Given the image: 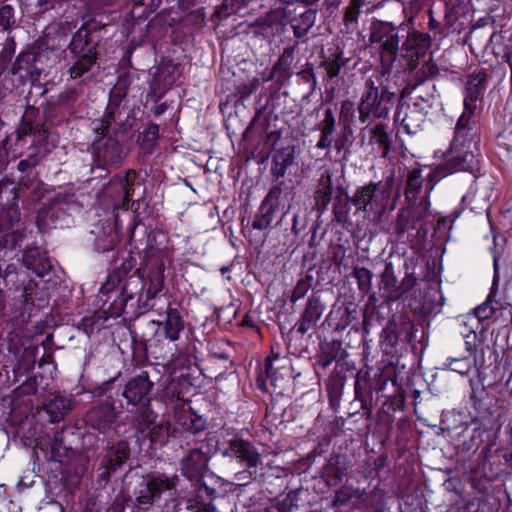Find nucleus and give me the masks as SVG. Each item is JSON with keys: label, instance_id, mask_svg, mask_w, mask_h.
<instances>
[{"label": "nucleus", "instance_id": "f257e3e1", "mask_svg": "<svg viewBox=\"0 0 512 512\" xmlns=\"http://www.w3.org/2000/svg\"><path fill=\"white\" fill-rule=\"evenodd\" d=\"M384 301H380L375 294L369 296L363 314V328L365 337L366 371L357 374L355 394L369 410H375L378 416L384 412V353L378 359L372 349V343L384 344V323L381 308Z\"/></svg>", "mask_w": 512, "mask_h": 512}, {"label": "nucleus", "instance_id": "f03ea898", "mask_svg": "<svg viewBox=\"0 0 512 512\" xmlns=\"http://www.w3.org/2000/svg\"><path fill=\"white\" fill-rule=\"evenodd\" d=\"M101 36L92 23H83L73 33L67 46L72 59L68 74L71 79H79L90 72L100 57Z\"/></svg>", "mask_w": 512, "mask_h": 512}, {"label": "nucleus", "instance_id": "7ed1b4c3", "mask_svg": "<svg viewBox=\"0 0 512 512\" xmlns=\"http://www.w3.org/2000/svg\"><path fill=\"white\" fill-rule=\"evenodd\" d=\"M136 260L132 256H128L122 264L109 273L107 280L102 284L100 293L109 294L119 291V299L122 306H126L129 301L137 298V302H146L144 291L146 292V282L141 273L142 267L130 272L134 269Z\"/></svg>", "mask_w": 512, "mask_h": 512}, {"label": "nucleus", "instance_id": "20e7f679", "mask_svg": "<svg viewBox=\"0 0 512 512\" xmlns=\"http://www.w3.org/2000/svg\"><path fill=\"white\" fill-rule=\"evenodd\" d=\"M93 132L95 138L91 145L93 154L91 174L94 178L102 179L109 175L111 168L119 167L126 157L124 138L106 131Z\"/></svg>", "mask_w": 512, "mask_h": 512}, {"label": "nucleus", "instance_id": "39448f33", "mask_svg": "<svg viewBox=\"0 0 512 512\" xmlns=\"http://www.w3.org/2000/svg\"><path fill=\"white\" fill-rule=\"evenodd\" d=\"M83 204L73 192H59L43 203L37 213L36 223L40 230L62 227L75 213H79Z\"/></svg>", "mask_w": 512, "mask_h": 512}, {"label": "nucleus", "instance_id": "423d86ee", "mask_svg": "<svg viewBox=\"0 0 512 512\" xmlns=\"http://www.w3.org/2000/svg\"><path fill=\"white\" fill-rule=\"evenodd\" d=\"M142 113L139 106L132 105H107L101 119L92 122L93 131H106L125 138L139 120Z\"/></svg>", "mask_w": 512, "mask_h": 512}, {"label": "nucleus", "instance_id": "0eeeda50", "mask_svg": "<svg viewBox=\"0 0 512 512\" xmlns=\"http://www.w3.org/2000/svg\"><path fill=\"white\" fill-rule=\"evenodd\" d=\"M179 481L177 474L151 472L144 475L134 492L135 506L140 510H148L160 501L163 493L176 491Z\"/></svg>", "mask_w": 512, "mask_h": 512}, {"label": "nucleus", "instance_id": "6e6552de", "mask_svg": "<svg viewBox=\"0 0 512 512\" xmlns=\"http://www.w3.org/2000/svg\"><path fill=\"white\" fill-rule=\"evenodd\" d=\"M382 76H384L383 67L375 78H369L365 83V90L358 105L359 120L362 123L370 119H380L384 116V84Z\"/></svg>", "mask_w": 512, "mask_h": 512}, {"label": "nucleus", "instance_id": "1a4fd4ad", "mask_svg": "<svg viewBox=\"0 0 512 512\" xmlns=\"http://www.w3.org/2000/svg\"><path fill=\"white\" fill-rule=\"evenodd\" d=\"M33 91L26 96V108L21 118L19 127L16 130V144L26 143V138L29 136L33 140L49 141L50 133L46 127L48 122L44 115L40 114L39 108L35 107V103L31 104Z\"/></svg>", "mask_w": 512, "mask_h": 512}, {"label": "nucleus", "instance_id": "9d476101", "mask_svg": "<svg viewBox=\"0 0 512 512\" xmlns=\"http://www.w3.org/2000/svg\"><path fill=\"white\" fill-rule=\"evenodd\" d=\"M166 320L162 331L161 323L158 321H151L149 326L154 331V335L150 338L143 336L144 350L149 354H157L161 342L160 337H164L169 341H176L179 338V333L184 329V321L177 308L171 306L166 311Z\"/></svg>", "mask_w": 512, "mask_h": 512}, {"label": "nucleus", "instance_id": "9b49d317", "mask_svg": "<svg viewBox=\"0 0 512 512\" xmlns=\"http://www.w3.org/2000/svg\"><path fill=\"white\" fill-rule=\"evenodd\" d=\"M351 202L367 213L369 220L381 224L384 214V186L381 183L370 182L356 191Z\"/></svg>", "mask_w": 512, "mask_h": 512}, {"label": "nucleus", "instance_id": "f8f14e48", "mask_svg": "<svg viewBox=\"0 0 512 512\" xmlns=\"http://www.w3.org/2000/svg\"><path fill=\"white\" fill-rule=\"evenodd\" d=\"M130 447L125 440L108 443L97 469V483L106 486L111 477L129 460Z\"/></svg>", "mask_w": 512, "mask_h": 512}, {"label": "nucleus", "instance_id": "ddd939ff", "mask_svg": "<svg viewBox=\"0 0 512 512\" xmlns=\"http://www.w3.org/2000/svg\"><path fill=\"white\" fill-rule=\"evenodd\" d=\"M37 57L38 54L34 51L21 52L16 57L10 69V74L17 76L21 85L30 82L33 89L39 90L40 96H45L48 89L38 82L42 70L36 65Z\"/></svg>", "mask_w": 512, "mask_h": 512}, {"label": "nucleus", "instance_id": "4468645a", "mask_svg": "<svg viewBox=\"0 0 512 512\" xmlns=\"http://www.w3.org/2000/svg\"><path fill=\"white\" fill-rule=\"evenodd\" d=\"M191 490H181L179 497L185 501L186 508L193 512H211L214 510L213 501L217 490L210 487L202 479L190 481Z\"/></svg>", "mask_w": 512, "mask_h": 512}, {"label": "nucleus", "instance_id": "2eb2a0df", "mask_svg": "<svg viewBox=\"0 0 512 512\" xmlns=\"http://www.w3.org/2000/svg\"><path fill=\"white\" fill-rule=\"evenodd\" d=\"M114 402L106 399L92 405L84 414L85 425L101 434L109 433L118 419Z\"/></svg>", "mask_w": 512, "mask_h": 512}, {"label": "nucleus", "instance_id": "dca6fc26", "mask_svg": "<svg viewBox=\"0 0 512 512\" xmlns=\"http://www.w3.org/2000/svg\"><path fill=\"white\" fill-rule=\"evenodd\" d=\"M272 143V161L270 173L275 180L284 178L287 171L292 166H297V147L294 144L276 147V143L280 138V133L271 131L268 133V139H273Z\"/></svg>", "mask_w": 512, "mask_h": 512}, {"label": "nucleus", "instance_id": "f3484780", "mask_svg": "<svg viewBox=\"0 0 512 512\" xmlns=\"http://www.w3.org/2000/svg\"><path fill=\"white\" fill-rule=\"evenodd\" d=\"M479 169V161L472 151H464L450 156L443 164L437 166L428 176L429 189L432 190L435 178H443L457 171L475 172Z\"/></svg>", "mask_w": 512, "mask_h": 512}, {"label": "nucleus", "instance_id": "a211bd4d", "mask_svg": "<svg viewBox=\"0 0 512 512\" xmlns=\"http://www.w3.org/2000/svg\"><path fill=\"white\" fill-rule=\"evenodd\" d=\"M146 257L145 266L141 267L142 270H148L145 300H150L156 297L164 287L165 260L163 255L154 249H148L146 251Z\"/></svg>", "mask_w": 512, "mask_h": 512}, {"label": "nucleus", "instance_id": "6ab92c4d", "mask_svg": "<svg viewBox=\"0 0 512 512\" xmlns=\"http://www.w3.org/2000/svg\"><path fill=\"white\" fill-rule=\"evenodd\" d=\"M299 52V42L283 48L276 62L273 64L267 80L274 81L279 87L286 86L294 75L296 55Z\"/></svg>", "mask_w": 512, "mask_h": 512}, {"label": "nucleus", "instance_id": "aec40b11", "mask_svg": "<svg viewBox=\"0 0 512 512\" xmlns=\"http://www.w3.org/2000/svg\"><path fill=\"white\" fill-rule=\"evenodd\" d=\"M210 454L203 450V446L188 449L180 459L181 475L189 481L202 479L208 469Z\"/></svg>", "mask_w": 512, "mask_h": 512}, {"label": "nucleus", "instance_id": "412c9836", "mask_svg": "<svg viewBox=\"0 0 512 512\" xmlns=\"http://www.w3.org/2000/svg\"><path fill=\"white\" fill-rule=\"evenodd\" d=\"M153 386L154 382L150 379L149 372L142 371L127 381L121 395L133 406L148 404Z\"/></svg>", "mask_w": 512, "mask_h": 512}, {"label": "nucleus", "instance_id": "4be33fe9", "mask_svg": "<svg viewBox=\"0 0 512 512\" xmlns=\"http://www.w3.org/2000/svg\"><path fill=\"white\" fill-rule=\"evenodd\" d=\"M223 455L236 458L241 464L249 468H258L262 465L261 456L255 446L241 438L229 440Z\"/></svg>", "mask_w": 512, "mask_h": 512}, {"label": "nucleus", "instance_id": "5701e85b", "mask_svg": "<svg viewBox=\"0 0 512 512\" xmlns=\"http://www.w3.org/2000/svg\"><path fill=\"white\" fill-rule=\"evenodd\" d=\"M325 309L326 304L321 297L320 291L313 292L308 298L300 319L295 325L297 332L304 335L310 329L314 328Z\"/></svg>", "mask_w": 512, "mask_h": 512}, {"label": "nucleus", "instance_id": "b1692460", "mask_svg": "<svg viewBox=\"0 0 512 512\" xmlns=\"http://www.w3.org/2000/svg\"><path fill=\"white\" fill-rule=\"evenodd\" d=\"M109 183L121 189L123 193V207H126V209H135V211L139 209V200L132 201L136 187L144 185V180L140 177L138 172L133 169H128L125 171L124 175L119 174L114 176Z\"/></svg>", "mask_w": 512, "mask_h": 512}, {"label": "nucleus", "instance_id": "393cba45", "mask_svg": "<svg viewBox=\"0 0 512 512\" xmlns=\"http://www.w3.org/2000/svg\"><path fill=\"white\" fill-rule=\"evenodd\" d=\"M206 428L207 420L203 416L197 414L189 405L186 408L183 404L181 409L175 411L174 435L180 431L197 435L204 432Z\"/></svg>", "mask_w": 512, "mask_h": 512}, {"label": "nucleus", "instance_id": "a878e982", "mask_svg": "<svg viewBox=\"0 0 512 512\" xmlns=\"http://www.w3.org/2000/svg\"><path fill=\"white\" fill-rule=\"evenodd\" d=\"M288 11L286 8L273 9L265 14V16L259 17L255 23V32L262 35L265 38H270L279 34L286 22Z\"/></svg>", "mask_w": 512, "mask_h": 512}, {"label": "nucleus", "instance_id": "bb28decb", "mask_svg": "<svg viewBox=\"0 0 512 512\" xmlns=\"http://www.w3.org/2000/svg\"><path fill=\"white\" fill-rule=\"evenodd\" d=\"M91 233L95 236L94 248L99 253L113 250L119 242L117 221L106 220L95 225Z\"/></svg>", "mask_w": 512, "mask_h": 512}, {"label": "nucleus", "instance_id": "cd10ccee", "mask_svg": "<svg viewBox=\"0 0 512 512\" xmlns=\"http://www.w3.org/2000/svg\"><path fill=\"white\" fill-rule=\"evenodd\" d=\"M54 144L50 141L31 140L25 158L17 164V169H35L51 153Z\"/></svg>", "mask_w": 512, "mask_h": 512}, {"label": "nucleus", "instance_id": "c85d7f7f", "mask_svg": "<svg viewBox=\"0 0 512 512\" xmlns=\"http://www.w3.org/2000/svg\"><path fill=\"white\" fill-rule=\"evenodd\" d=\"M23 265L38 276L48 273L52 265L43 251L38 247L27 248L22 256Z\"/></svg>", "mask_w": 512, "mask_h": 512}, {"label": "nucleus", "instance_id": "c756f323", "mask_svg": "<svg viewBox=\"0 0 512 512\" xmlns=\"http://www.w3.org/2000/svg\"><path fill=\"white\" fill-rule=\"evenodd\" d=\"M429 203L426 198L419 202V205L412 212L402 210L398 215L397 230L403 233L410 228L417 229V223L426 217Z\"/></svg>", "mask_w": 512, "mask_h": 512}, {"label": "nucleus", "instance_id": "7c9ffc66", "mask_svg": "<svg viewBox=\"0 0 512 512\" xmlns=\"http://www.w3.org/2000/svg\"><path fill=\"white\" fill-rule=\"evenodd\" d=\"M320 130V138L316 144L318 149H329L334 141V133L336 130V118L333 109L326 108L324 117L318 124Z\"/></svg>", "mask_w": 512, "mask_h": 512}, {"label": "nucleus", "instance_id": "2f4dec72", "mask_svg": "<svg viewBox=\"0 0 512 512\" xmlns=\"http://www.w3.org/2000/svg\"><path fill=\"white\" fill-rule=\"evenodd\" d=\"M342 251V246L337 245L332 248V257L323 258L318 265L312 267L316 274V283H330L334 280V274L337 270L338 253Z\"/></svg>", "mask_w": 512, "mask_h": 512}, {"label": "nucleus", "instance_id": "473e14b6", "mask_svg": "<svg viewBox=\"0 0 512 512\" xmlns=\"http://www.w3.org/2000/svg\"><path fill=\"white\" fill-rule=\"evenodd\" d=\"M411 327L412 323L406 315H394L386 326V345L394 346L401 336L408 335Z\"/></svg>", "mask_w": 512, "mask_h": 512}, {"label": "nucleus", "instance_id": "72a5a7b5", "mask_svg": "<svg viewBox=\"0 0 512 512\" xmlns=\"http://www.w3.org/2000/svg\"><path fill=\"white\" fill-rule=\"evenodd\" d=\"M278 207V205L264 198L254 216L252 228L256 230L271 228Z\"/></svg>", "mask_w": 512, "mask_h": 512}, {"label": "nucleus", "instance_id": "f704fd0d", "mask_svg": "<svg viewBox=\"0 0 512 512\" xmlns=\"http://www.w3.org/2000/svg\"><path fill=\"white\" fill-rule=\"evenodd\" d=\"M139 406L134 413L132 425L137 433L144 436L156 424L158 415L152 410L150 403Z\"/></svg>", "mask_w": 512, "mask_h": 512}, {"label": "nucleus", "instance_id": "c9c22d12", "mask_svg": "<svg viewBox=\"0 0 512 512\" xmlns=\"http://www.w3.org/2000/svg\"><path fill=\"white\" fill-rule=\"evenodd\" d=\"M486 79V73L482 71L469 75L466 82L464 105L476 106V101L485 90Z\"/></svg>", "mask_w": 512, "mask_h": 512}, {"label": "nucleus", "instance_id": "e433bc0d", "mask_svg": "<svg viewBox=\"0 0 512 512\" xmlns=\"http://www.w3.org/2000/svg\"><path fill=\"white\" fill-rule=\"evenodd\" d=\"M317 17V10L313 8L306 9L299 13L298 16L293 17L290 21L293 34L297 39L304 38L309 30L315 24Z\"/></svg>", "mask_w": 512, "mask_h": 512}, {"label": "nucleus", "instance_id": "4c0bfd02", "mask_svg": "<svg viewBox=\"0 0 512 512\" xmlns=\"http://www.w3.org/2000/svg\"><path fill=\"white\" fill-rule=\"evenodd\" d=\"M386 383L391 381L395 395L389 396L386 405L389 404L393 410L401 409L404 405L405 396L402 387L398 384V376L396 372V364L394 362L386 363Z\"/></svg>", "mask_w": 512, "mask_h": 512}, {"label": "nucleus", "instance_id": "58836bf2", "mask_svg": "<svg viewBox=\"0 0 512 512\" xmlns=\"http://www.w3.org/2000/svg\"><path fill=\"white\" fill-rule=\"evenodd\" d=\"M131 85V76L129 73L121 74L115 85L109 92V101L107 105H131L127 99L128 90Z\"/></svg>", "mask_w": 512, "mask_h": 512}, {"label": "nucleus", "instance_id": "ea45409f", "mask_svg": "<svg viewBox=\"0 0 512 512\" xmlns=\"http://www.w3.org/2000/svg\"><path fill=\"white\" fill-rule=\"evenodd\" d=\"M348 62V58H344L343 51L336 47L328 56H324L321 67L326 70V78L332 80L339 76L342 67Z\"/></svg>", "mask_w": 512, "mask_h": 512}, {"label": "nucleus", "instance_id": "a19ab883", "mask_svg": "<svg viewBox=\"0 0 512 512\" xmlns=\"http://www.w3.org/2000/svg\"><path fill=\"white\" fill-rule=\"evenodd\" d=\"M351 314L349 308L344 305L333 306L325 319V323L335 331H342L351 323Z\"/></svg>", "mask_w": 512, "mask_h": 512}, {"label": "nucleus", "instance_id": "79ce46f5", "mask_svg": "<svg viewBox=\"0 0 512 512\" xmlns=\"http://www.w3.org/2000/svg\"><path fill=\"white\" fill-rule=\"evenodd\" d=\"M72 400L65 395H56L46 406L51 422H59L71 410Z\"/></svg>", "mask_w": 512, "mask_h": 512}, {"label": "nucleus", "instance_id": "37998d69", "mask_svg": "<svg viewBox=\"0 0 512 512\" xmlns=\"http://www.w3.org/2000/svg\"><path fill=\"white\" fill-rule=\"evenodd\" d=\"M276 181L277 184L271 187L265 198L279 206L281 204L282 198L291 200L293 199L295 193L293 186H291V180L286 181L281 178Z\"/></svg>", "mask_w": 512, "mask_h": 512}, {"label": "nucleus", "instance_id": "c03bdc74", "mask_svg": "<svg viewBox=\"0 0 512 512\" xmlns=\"http://www.w3.org/2000/svg\"><path fill=\"white\" fill-rule=\"evenodd\" d=\"M296 78L304 85L305 97L312 95L317 89V77L315 74L314 64L306 62L299 71L294 73Z\"/></svg>", "mask_w": 512, "mask_h": 512}, {"label": "nucleus", "instance_id": "a18cd8bd", "mask_svg": "<svg viewBox=\"0 0 512 512\" xmlns=\"http://www.w3.org/2000/svg\"><path fill=\"white\" fill-rule=\"evenodd\" d=\"M332 190L331 174L328 170H325L318 180V186L315 192V199L318 206H321L323 209L326 208L331 201Z\"/></svg>", "mask_w": 512, "mask_h": 512}, {"label": "nucleus", "instance_id": "49530a36", "mask_svg": "<svg viewBox=\"0 0 512 512\" xmlns=\"http://www.w3.org/2000/svg\"><path fill=\"white\" fill-rule=\"evenodd\" d=\"M407 34L408 32L404 27L391 26L386 22V52L391 55H395L398 50L400 40H403V45L406 44Z\"/></svg>", "mask_w": 512, "mask_h": 512}, {"label": "nucleus", "instance_id": "de8ad7c7", "mask_svg": "<svg viewBox=\"0 0 512 512\" xmlns=\"http://www.w3.org/2000/svg\"><path fill=\"white\" fill-rule=\"evenodd\" d=\"M48 191L49 189L47 184L41 180L33 186L25 189V191L16 193L14 195V199H20L27 205H34L44 198Z\"/></svg>", "mask_w": 512, "mask_h": 512}, {"label": "nucleus", "instance_id": "09e8293b", "mask_svg": "<svg viewBox=\"0 0 512 512\" xmlns=\"http://www.w3.org/2000/svg\"><path fill=\"white\" fill-rule=\"evenodd\" d=\"M345 385V376L336 373L327 382V393L331 407L336 410L339 407Z\"/></svg>", "mask_w": 512, "mask_h": 512}, {"label": "nucleus", "instance_id": "8fccbe9b", "mask_svg": "<svg viewBox=\"0 0 512 512\" xmlns=\"http://www.w3.org/2000/svg\"><path fill=\"white\" fill-rule=\"evenodd\" d=\"M171 435L175 436L173 431L171 432L170 423L168 421H162L154 424L143 437H148L154 445L164 446Z\"/></svg>", "mask_w": 512, "mask_h": 512}, {"label": "nucleus", "instance_id": "3c124183", "mask_svg": "<svg viewBox=\"0 0 512 512\" xmlns=\"http://www.w3.org/2000/svg\"><path fill=\"white\" fill-rule=\"evenodd\" d=\"M71 429H62L56 431L54 440L51 445V460L62 463L64 458L68 456L69 451L72 450L70 446L65 443L66 433Z\"/></svg>", "mask_w": 512, "mask_h": 512}, {"label": "nucleus", "instance_id": "603ef678", "mask_svg": "<svg viewBox=\"0 0 512 512\" xmlns=\"http://www.w3.org/2000/svg\"><path fill=\"white\" fill-rule=\"evenodd\" d=\"M249 0H222V3L216 8L211 19H225L236 14L242 8L248 5Z\"/></svg>", "mask_w": 512, "mask_h": 512}, {"label": "nucleus", "instance_id": "864d4df0", "mask_svg": "<svg viewBox=\"0 0 512 512\" xmlns=\"http://www.w3.org/2000/svg\"><path fill=\"white\" fill-rule=\"evenodd\" d=\"M185 384V381L174 380L172 379L169 384L165 387L164 396L169 398L171 401L175 400V410L181 409V406L184 404L188 406L190 401L184 398V394L182 392V386Z\"/></svg>", "mask_w": 512, "mask_h": 512}, {"label": "nucleus", "instance_id": "5fc2aeb1", "mask_svg": "<svg viewBox=\"0 0 512 512\" xmlns=\"http://www.w3.org/2000/svg\"><path fill=\"white\" fill-rule=\"evenodd\" d=\"M159 139V125L150 123L148 127L140 133L138 143L146 153H152Z\"/></svg>", "mask_w": 512, "mask_h": 512}, {"label": "nucleus", "instance_id": "6e6d98bb", "mask_svg": "<svg viewBox=\"0 0 512 512\" xmlns=\"http://www.w3.org/2000/svg\"><path fill=\"white\" fill-rule=\"evenodd\" d=\"M278 360H279V355L274 353L273 350L271 351V354L268 357H266V359L264 361L265 378H264L263 372H261L257 378V385L261 389L266 390V386H265L266 380H270L271 385L276 386V380H277L275 377L276 369L274 368L273 364L275 361H278Z\"/></svg>", "mask_w": 512, "mask_h": 512}, {"label": "nucleus", "instance_id": "4d7b16f0", "mask_svg": "<svg viewBox=\"0 0 512 512\" xmlns=\"http://www.w3.org/2000/svg\"><path fill=\"white\" fill-rule=\"evenodd\" d=\"M422 183L423 179L421 176V170L413 169L409 171L406 180L405 195L410 204L416 200L417 194L422 187Z\"/></svg>", "mask_w": 512, "mask_h": 512}, {"label": "nucleus", "instance_id": "13d9d810", "mask_svg": "<svg viewBox=\"0 0 512 512\" xmlns=\"http://www.w3.org/2000/svg\"><path fill=\"white\" fill-rule=\"evenodd\" d=\"M17 171L19 176L17 185L13 189L14 195L41 181L39 173L35 169H17Z\"/></svg>", "mask_w": 512, "mask_h": 512}, {"label": "nucleus", "instance_id": "bf43d9fd", "mask_svg": "<svg viewBox=\"0 0 512 512\" xmlns=\"http://www.w3.org/2000/svg\"><path fill=\"white\" fill-rule=\"evenodd\" d=\"M294 208L289 204L287 209L282 213L280 219L276 222L275 228L283 233V244L286 245L292 233Z\"/></svg>", "mask_w": 512, "mask_h": 512}, {"label": "nucleus", "instance_id": "052dcab7", "mask_svg": "<svg viewBox=\"0 0 512 512\" xmlns=\"http://www.w3.org/2000/svg\"><path fill=\"white\" fill-rule=\"evenodd\" d=\"M42 112L45 119L52 124L60 123L66 116V112L53 97H50L46 101L45 105L42 107Z\"/></svg>", "mask_w": 512, "mask_h": 512}, {"label": "nucleus", "instance_id": "680f3d73", "mask_svg": "<svg viewBox=\"0 0 512 512\" xmlns=\"http://www.w3.org/2000/svg\"><path fill=\"white\" fill-rule=\"evenodd\" d=\"M66 113H70L78 101L80 94L76 88H66L57 96H52Z\"/></svg>", "mask_w": 512, "mask_h": 512}, {"label": "nucleus", "instance_id": "e2e57ef3", "mask_svg": "<svg viewBox=\"0 0 512 512\" xmlns=\"http://www.w3.org/2000/svg\"><path fill=\"white\" fill-rule=\"evenodd\" d=\"M370 44L378 45V53L380 62H384V22L380 20H375L371 24L370 28Z\"/></svg>", "mask_w": 512, "mask_h": 512}, {"label": "nucleus", "instance_id": "0e129e2a", "mask_svg": "<svg viewBox=\"0 0 512 512\" xmlns=\"http://www.w3.org/2000/svg\"><path fill=\"white\" fill-rule=\"evenodd\" d=\"M307 490L303 488H298L290 491L286 497L280 502L279 511L280 512H292L293 509L299 508L302 502L301 496L306 494Z\"/></svg>", "mask_w": 512, "mask_h": 512}, {"label": "nucleus", "instance_id": "69168bd1", "mask_svg": "<svg viewBox=\"0 0 512 512\" xmlns=\"http://www.w3.org/2000/svg\"><path fill=\"white\" fill-rule=\"evenodd\" d=\"M106 320L107 317L104 316V312L95 311L91 316L84 317L80 325L87 335H91L95 329L99 330Z\"/></svg>", "mask_w": 512, "mask_h": 512}, {"label": "nucleus", "instance_id": "338daca9", "mask_svg": "<svg viewBox=\"0 0 512 512\" xmlns=\"http://www.w3.org/2000/svg\"><path fill=\"white\" fill-rule=\"evenodd\" d=\"M16 27L15 9L5 4L0 8V31L10 32Z\"/></svg>", "mask_w": 512, "mask_h": 512}, {"label": "nucleus", "instance_id": "774afa93", "mask_svg": "<svg viewBox=\"0 0 512 512\" xmlns=\"http://www.w3.org/2000/svg\"><path fill=\"white\" fill-rule=\"evenodd\" d=\"M474 365V360L470 357H462V358H449L447 359V363L445 366L454 372H457L461 375H467Z\"/></svg>", "mask_w": 512, "mask_h": 512}]
</instances>
